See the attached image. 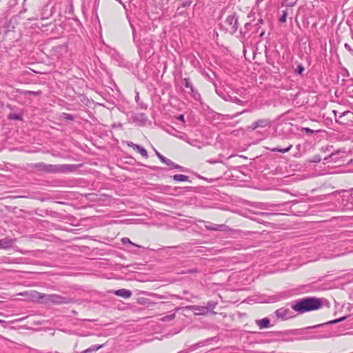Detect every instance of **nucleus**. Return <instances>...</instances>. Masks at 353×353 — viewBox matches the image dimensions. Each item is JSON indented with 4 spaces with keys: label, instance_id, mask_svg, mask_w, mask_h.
I'll use <instances>...</instances> for the list:
<instances>
[{
    "label": "nucleus",
    "instance_id": "1",
    "mask_svg": "<svg viewBox=\"0 0 353 353\" xmlns=\"http://www.w3.org/2000/svg\"><path fill=\"white\" fill-rule=\"evenodd\" d=\"M323 306V300L316 297H305L293 302L291 307H281L275 312L276 316L285 320L294 316L292 310L303 314L307 312L320 309Z\"/></svg>",
    "mask_w": 353,
    "mask_h": 353
},
{
    "label": "nucleus",
    "instance_id": "2",
    "mask_svg": "<svg viewBox=\"0 0 353 353\" xmlns=\"http://www.w3.org/2000/svg\"><path fill=\"white\" fill-rule=\"evenodd\" d=\"M32 168L38 171L46 173H67L76 170V165H52L42 162L34 164Z\"/></svg>",
    "mask_w": 353,
    "mask_h": 353
},
{
    "label": "nucleus",
    "instance_id": "3",
    "mask_svg": "<svg viewBox=\"0 0 353 353\" xmlns=\"http://www.w3.org/2000/svg\"><path fill=\"white\" fill-rule=\"evenodd\" d=\"M35 294L37 295L35 296L36 298L44 299V301L46 302H50L55 304H62L65 302L64 298L57 294H42L39 292H35Z\"/></svg>",
    "mask_w": 353,
    "mask_h": 353
},
{
    "label": "nucleus",
    "instance_id": "4",
    "mask_svg": "<svg viewBox=\"0 0 353 353\" xmlns=\"http://www.w3.org/2000/svg\"><path fill=\"white\" fill-rule=\"evenodd\" d=\"M225 24L229 26L230 31L234 32L238 29V19L235 15L228 16L225 21Z\"/></svg>",
    "mask_w": 353,
    "mask_h": 353
},
{
    "label": "nucleus",
    "instance_id": "5",
    "mask_svg": "<svg viewBox=\"0 0 353 353\" xmlns=\"http://www.w3.org/2000/svg\"><path fill=\"white\" fill-rule=\"evenodd\" d=\"M337 111L334 110V114L336 117V121L341 124L347 125L348 123V121L345 119V117L351 118L353 117V113L350 111H345L343 113H340V115L337 118L336 115Z\"/></svg>",
    "mask_w": 353,
    "mask_h": 353
},
{
    "label": "nucleus",
    "instance_id": "6",
    "mask_svg": "<svg viewBox=\"0 0 353 353\" xmlns=\"http://www.w3.org/2000/svg\"><path fill=\"white\" fill-rule=\"evenodd\" d=\"M271 125V121L270 119H259L255 122H254L252 125L250 126V128L252 130H255L256 128H265L267 127H270Z\"/></svg>",
    "mask_w": 353,
    "mask_h": 353
},
{
    "label": "nucleus",
    "instance_id": "7",
    "mask_svg": "<svg viewBox=\"0 0 353 353\" xmlns=\"http://www.w3.org/2000/svg\"><path fill=\"white\" fill-rule=\"evenodd\" d=\"M346 152L345 151H336L335 153H332L328 157L325 158V160H328L329 161L338 162L339 159L345 157Z\"/></svg>",
    "mask_w": 353,
    "mask_h": 353
},
{
    "label": "nucleus",
    "instance_id": "8",
    "mask_svg": "<svg viewBox=\"0 0 353 353\" xmlns=\"http://www.w3.org/2000/svg\"><path fill=\"white\" fill-rule=\"evenodd\" d=\"M15 239H13L10 237H6L4 239H0V249H9L10 248L13 243H14Z\"/></svg>",
    "mask_w": 353,
    "mask_h": 353
},
{
    "label": "nucleus",
    "instance_id": "9",
    "mask_svg": "<svg viewBox=\"0 0 353 353\" xmlns=\"http://www.w3.org/2000/svg\"><path fill=\"white\" fill-rule=\"evenodd\" d=\"M128 145L129 147L132 148L137 152L140 153L142 157H143L145 158H148V152H147L146 150L144 148H143L142 146H141L139 145H137V144H135V143H134L132 142H128Z\"/></svg>",
    "mask_w": 353,
    "mask_h": 353
},
{
    "label": "nucleus",
    "instance_id": "10",
    "mask_svg": "<svg viewBox=\"0 0 353 353\" xmlns=\"http://www.w3.org/2000/svg\"><path fill=\"white\" fill-rule=\"evenodd\" d=\"M117 296H121L124 299H128L132 296V292L126 289H120L114 292Z\"/></svg>",
    "mask_w": 353,
    "mask_h": 353
},
{
    "label": "nucleus",
    "instance_id": "11",
    "mask_svg": "<svg viewBox=\"0 0 353 353\" xmlns=\"http://www.w3.org/2000/svg\"><path fill=\"white\" fill-rule=\"evenodd\" d=\"M205 228L208 230H213V231H222L224 230L225 228V225H219V224H214V223H209L208 225H205Z\"/></svg>",
    "mask_w": 353,
    "mask_h": 353
},
{
    "label": "nucleus",
    "instance_id": "12",
    "mask_svg": "<svg viewBox=\"0 0 353 353\" xmlns=\"http://www.w3.org/2000/svg\"><path fill=\"white\" fill-rule=\"evenodd\" d=\"M256 323L260 329L268 327L270 326V321L267 318H264L261 320H256Z\"/></svg>",
    "mask_w": 353,
    "mask_h": 353
},
{
    "label": "nucleus",
    "instance_id": "13",
    "mask_svg": "<svg viewBox=\"0 0 353 353\" xmlns=\"http://www.w3.org/2000/svg\"><path fill=\"white\" fill-rule=\"evenodd\" d=\"M155 154L157 156V157L160 159V161L165 163L167 165H171L172 163V161L163 156L161 153H159L157 150H155Z\"/></svg>",
    "mask_w": 353,
    "mask_h": 353
},
{
    "label": "nucleus",
    "instance_id": "14",
    "mask_svg": "<svg viewBox=\"0 0 353 353\" xmlns=\"http://www.w3.org/2000/svg\"><path fill=\"white\" fill-rule=\"evenodd\" d=\"M184 81H185V86L187 88H190L192 92L193 93V97L194 98H196V95L199 96V93L196 91L194 90V88L192 85V84L190 82V81L188 79H185Z\"/></svg>",
    "mask_w": 353,
    "mask_h": 353
},
{
    "label": "nucleus",
    "instance_id": "15",
    "mask_svg": "<svg viewBox=\"0 0 353 353\" xmlns=\"http://www.w3.org/2000/svg\"><path fill=\"white\" fill-rule=\"evenodd\" d=\"M192 310L195 312L196 314H205L206 312V308L205 307H201V306H193Z\"/></svg>",
    "mask_w": 353,
    "mask_h": 353
},
{
    "label": "nucleus",
    "instance_id": "16",
    "mask_svg": "<svg viewBox=\"0 0 353 353\" xmlns=\"http://www.w3.org/2000/svg\"><path fill=\"white\" fill-rule=\"evenodd\" d=\"M173 179L176 181H188V176L183 174H177L173 176Z\"/></svg>",
    "mask_w": 353,
    "mask_h": 353
},
{
    "label": "nucleus",
    "instance_id": "17",
    "mask_svg": "<svg viewBox=\"0 0 353 353\" xmlns=\"http://www.w3.org/2000/svg\"><path fill=\"white\" fill-rule=\"evenodd\" d=\"M21 94L24 96L32 95V96H39L41 94V91H30V90H23L21 92Z\"/></svg>",
    "mask_w": 353,
    "mask_h": 353
},
{
    "label": "nucleus",
    "instance_id": "18",
    "mask_svg": "<svg viewBox=\"0 0 353 353\" xmlns=\"http://www.w3.org/2000/svg\"><path fill=\"white\" fill-rule=\"evenodd\" d=\"M292 148V145L290 144L288 147L285 148H274L272 149V152H279L281 153H285L291 150Z\"/></svg>",
    "mask_w": 353,
    "mask_h": 353
},
{
    "label": "nucleus",
    "instance_id": "19",
    "mask_svg": "<svg viewBox=\"0 0 353 353\" xmlns=\"http://www.w3.org/2000/svg\"><path fill=\"white\" fill-rule=\"evenodd\" d=\"M297 0H283L282 5L287 7H292L295 5Z\"/></svg>",
    "mask_w": 353,
    "mask_h": 353
},
{
    "label": "nucleus",
    "instance_id": "20",
    "mask_svg": "<svg viewBox=\"0 0 353 353\" xmlns=\"http://www.w3.org/2000/svg\"><path fill=\"white\" fill-rule=\"evenodd\" d=\"M216 304L217 303L216 302H214V301H209V302H208L206 307H205L206 308V312L208 310H214L215 308V307L216 306Z\"/></svg>",
    "mask_w": 353,
    "mask_h": 353
},
{
    "label": "nucleus",
    "instance_id": "21",
    "mask_svg": "<svg viewBox=\"0 0 353 353\" xmlns=\"http://www.w3.org/2000/svg\"><path fill=\"white\" fill-rule=\"evenodd\" d=\"M121 241L123 243H128V244H130L133 246H135V247H137V248H141L140 245H137V244H135L133 242H132L130 239L127 238V237H123L122 239H121Z\"/></svg>",
    "mask_w": 353,
    "mask_h": 353
},
{
    "label": "nucleus",
    "instance_id": "22",
    "mask_svg": "<svg viewBox=\"0 0 353 353\" xmlns=\"http://www.w3.org/2000/svg\"><path fill=\"white\" fill-rule=\"evenodd\" d=\"M8 119L10 120H21L22 119L21 116L20 114H10L8 116Z\"/></svg>",
    "mask_w": 353,
    "mask_h": 353
},
{
    "label": "nucleus",
    "instance_id": "23",
    "mask_svg": "<svg viewBox=\"0 0 353 353\" xmlns=\"http://www.w3.org/2000/svg\"><path fill=\"white\" fill-rule=\"evenodd\" d=\"M288 17V12L286 10L283 11V14L279 18V22L281 23H285Z\"/></svg>",
    "mask_w": 353,
    "mask_h": 353
},
{
    "label": "nucleus",
    "instance_id": "24",
    "mask_svg": "<svg viewBox=\"0 0 353 353\" xmlns=\"http://www.w3.org/2000/svg\"><path fill=\"white\" fill-rule=\"evenodd\" d=\"M168 166L171 167L172 169H177L183 171V168L179 165H176L172 161V163L171 165H169Z\"/></svg>",
    "mask_w": 353,
    "mask_h": 353
},
{
    "label": "nucleus",
    "instance_id": "25",
    "mask_svg": "<svg viewBox=\"0 0 353 353\" xmlns=\"http://www.w3.org/2000/svg\"><path fill=\"white\" fill-rule=\"evenodd\" d=\"M321 158L319 155H315L314 157H313L312 159L310 161L313 163H319L321 161Z\"/></svg>",
    "mask_w": 353,
    "mask_h": 353
},
{
    "label": "nucleus",
    "instance_id": "26",
    "mask_svg": "<svg viewBox=\"0 0 353 353\" xmlns=\"http://www.w3.org/2000/svg\"><path fill=\"white\" fill-rule=\"evenodd\" d=\"M174 316H175L174 314L168 315V316H164L162 319V321H165L172 320L174 318Z\"/></svg>",
    "mask_w": 353,
    "mask_h": 353
},
{
    "label": "nucleus",
    "instance_id": "27",
    "mask_svg": "<svg viewBox=\"0 0 353 353\" xmlns=\"http://www.w3.org/2000/svg\"><path fill=\"white\" fill-rule=\"evenodd\" d=\"M303 70H304L303 66H302L301 65H299L298 67H297V70H296L297 72L299 74H301L303 72Z\"/></svg>",
    "mask_w": 353,
    "mask_h": 353
},
{
    "label": "nucleus",
    "instance_id": "28",
    "mask_svg": "<svg viewBox=\"0 0 353 353\" xmlns=\"http://www.w3.org/2000/svg\"><path fill=\"white\" fill-rule=\"evenodd\" d=\"M345 319V317H342V318H341V319H336V320L332 321H330V323H331V324L336 323H338V322H340V321H343V319Z\"/></svg>",
    "mask_w": 353,
    "mask_h": 353
},
{
    "label": "nucleus",
    "instance_id": "29",
    "mask_svg": "<svg viewBox=\"0 0 353 353\" xmlns=\"http://www.w3.org/2000/svg\"><path fill=\"white\" fill-rule=\"evenodd\" d=\"M303 131H305V132L307 133H310V134H312L314 132V130H311L310 128H304L303 129Z\"/></svg>",
    "mask_w": 353,
    "mask_h": 353
},
{
    "label": "nucleus",
    "instance_id": "30",
    "mask_svg": "<svg viewBox=\"0 0 353 353\" xmlns=\"http://www.w3.org/2000/svg\"><path fill=\"white\" fill-rule=\"evenodd\" d=\"M65 119H69V120H72L73 119V117L70 114H65Z\"/></svg>",
    "mask_w": 353,
    "mask_h": 353
},
{
    "label": "nucleus",
    "instance_id": "31",
    "mask_svg": "<svg viewBox=\"0 0 353 353\" xmlns=\"http://www.w3.org/2000/svg\"><path fill=\"white\" fill-rule=\"evenodd\" d=\"M345 48H347L348 50H350V46L347 43L345 44Z\"/></svg>",
    "mask_w": 353,
    "mask_h": 353
},
{
    "label": "nucleus",
    "instance_id": "32",
    "mask_svg": "<svg viewBox=\"0 0 353 353\" xmlns=\"http://www.w3.org/2000/svg\"><path fill=\"white\" fill-rule=\"evenodd\" d=\"M208 162L213 164V163H216L217 161H208Z\"/></svg>",
    "mask_w": 353,
    "mask_h": 353
},
{
    "label": "nucleus",
    "instance_id": "33",
    "mask_svg": "<svg viewBox=\"0 0 353 353\" xmlns=\"http://www.w3.org/2000/svg\"><path fill=\"white\" fill-rule=\"evenodd\" d=\"M179 119L181 121H183V115H180Z\"/></svg>",
    "mask_w": 353,
    "mask_h": 353
},
{
    "label": "nucleus",
    "instance_id": "34",
    "mask_svg": "<svg viewBox=\"0 0 353 353\" xmlns=\"http://www.w3.org/2000/svg\"><path fill=\"white\" fill-rule=\"evenodd\" d=\"M6 322L3 320H0V323H5Z\"/></svg>",
    "mask_w": 353,
    "mask_h": 353
},
{
    "label": "nucleus",
    "instance_id": "35",
    "mask_svg": "<svg viewBox=\"0 0 353 353\" xmlns=\"http://www.w3.org/2000/svg\"><path fill=\"white\" fill-rule=\"evenodd\" d=\"M259 22L260 23H263V19H260V20L259 21Z\"/></svg>",
    "mask_w": 353,
    "mask_h": 353
}]
</instances>
